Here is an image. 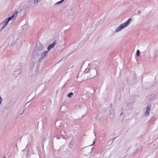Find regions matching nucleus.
<instances>
[{"mask_svg":"<svg viewBox=\"0 0 158 158\" xmlns=\"http://www.w3.org/2000/svg\"><path fill=\"white\" fill-rule=\"evenodd\" d=\"M151 108V106L149 105L147 106L146 111L144 114V115L145 116H147L149 115V112L150 111V108Z\"/></svg>","mask_w":158,"mask_h":158,"instance_id":"7ed1b4c3","label":"nucleus"},{"mask_svg":"<svg viewBox=\"0 0 158 158\" xmlns=\"http://www.w3.org/2000/svg\"><path fill=\"white\" fill-rule=\"evenodd\" d=\"M73 93H69L68 94V96L69 97V98H71V96L73 95Z\"/></svg>","mask_w":158,"mask_h":158,"instance_id":"9d476101","label":"nucleus"},{"mask_svg":"<svg viewBox=\"0 0 158 158\" xmlns=\"http://www.w3.org/2000/svg\"><path fill=\"white\" fill-rule=\"evenodd\" d=\"M36 47L37 49H42L43 48V46L39 42H37Z\"/></svg>","mask_w":158,"mask_h":158,"instance_id":"f03ea898","label":"nucleus"},{"mask_svg":"<svg viewBox=\"0 0 158 158\" xmlns=\"http://www.w3.org/2000/svg\"><path fill=\"white\" fill-rule=\"evenodd\" d=\"M138 13H139H139H140V12L139 11L138 12Z\"/></svg>","mask_w":158,"mask_h":158,"instance_id":"ddd939ff","label":"nucleus"},{"mask_svg":"<svg viewBox=\"0 0 158 158\" xmlns=\"http://www.w3.org/2000/svg\"><path fill=\"white\" fill-rule=\"evenodd\" d=\"M131 20L132 19L131 18H130L128 19L126 22L121 24L116 29L115 31L116 32H118L120 31L122 29H123L124 28L128 26V25L130 24V22Z\"/></svg>","mask_w":158,"mask_h":158,"instance_id":"f257e3e1","label":"nucleus"},{"mask_svg":"<svg viewBox=\"0 0 158 158\" xmlns=\"http://www.w3.org/2000/svg\"><path fill=\"white\" fill-rule=\"evenodd\" d=\"M3 158H6L5 157H4Z\"/></svg>","mask_w":158,"mask_h":158,"instance_id":"2eb2a0df","label":"nucleus"},{"mask_svg":"<svg viewBox=\"0 0 158 158\" xmlns=\"http://www.w3.org/2000/svg\"><path fill=\"white\" fill-rule=\"evenodd\" d=\"M140 55V52L139 51V50H137V52H136V56H139Z\"/></svg>","mask_w":158,"mask_h":158,"instance_id":"1a4fd4ad","label":"nucleus"},{"mask_svg":"<svg viewBox=\"0 0 158 158\" xmlns=\"http://www.w3.org/2000/svg\"><path fill=\"white\" fill-rule=\"evenodd\" d=\"M9 21H8L7 19H6L4 20V23H5V25H3L2 27V29L1 30H2L6 26L8 23Z\"/></svg>","mask_w":158,"mask_h":158,"instance_id":"423d86ee","label":"nucleus"},{"mask_svg":"<svg viewBox=\"0 0 158 158\" xmlns=\"http://www.w3.org/2000/svg\"><path fill=\"white\" fill-rule=\"evenodd\" d=\"M64 1V0H61V1H60L58 2H56V4H58L60 3L61 2H63Z\"/></svg>","mask_w":158,"mask_h":158,"instance_id":"9b49d317","label":"nucleus"},{"mask_svg":"<svg viewBox=\"0 0 158 158\" xmlns=\"http://www.w3.org/2000/svg\"><path fill=\"white\" fill-rule=\"evenodd\" d=\"M56 41H54L52 44L49 45L47 47V49H51L56 44Z\"/></svg>","mask_w":158,"mask_h":158,"instance_id":"20e7f679","label":"nucleus"},{"mask_svg":"<svg viewBox=\"0 0 158 158\" xmlns=\"http://www.w3.org/2000/svg\"><path fill=\"white\" fill-rule=\"evenodd\" d=\"M18 13V12L17 11H16L15 13L14 14L10 17L8 18L7 19L8 21H9L10 20H11L15 16H16L17 15Z\"/></svg>","mask_w":158,"mask_h":158,"instance_id":"39448f33","label":"nucleus"},{"mask_svg":"<svg viewBox=\"0 0 158 158\" xmlns=\"http://www.w3.org/2000/svg\"><path fill=\"white\" fill-rule=\"evenodd\" d=\"M40 1L41 0H34V3L35 4H36Z\"/></svg>","mask_w":158,"mask_h":158,"instance_id":"6e6552de","label":"nucleus"},{"mask_svg":"<svg viewBox=\"0 0 158 158\" xmlns=\"http://www.w3.org/2000/svg\"><path fill=\"white\" fill-rule=\"evenodd\" d=\"M2 102V97H0V105L1 104Z\"/></svg>","mask_w":158,"mask_h":158,"instance_id":"f8f14e48","label":"nucleus"},{"mask_svg":"<svg viewBox=\"0 0 158 158\" xmlns=\"http://www.w3.org/2000/svg\"><path fill=\"white\" fill-rule=\"evenodd\" d=\"M94 143H95V141H94V143H93V144H94Z\"/></svg>","mask_w":158,"mask_h":158,"instance_id":"4468645a","label":"nucleus"},{"mask_svg":"<svg viewBox=\"0 0 158 158\" xmlns=\"http://www.w3.org/2000/svg\"><path fill=\"white\" fill-rule=\"evenodd\" d=\"M48 51H45L42 54V58H44L46 56L48 52Z\"/></svg>","mask_w":158,"mask_h":158,"instance_id":"0eeeda50","label":"nucleus"}]
</instances>
